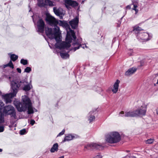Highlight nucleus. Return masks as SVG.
I'll return each mask as SVG.
<instances>
[{
    "mask_svg": "<svg viewBox=\"0 0 158 158\" xmlns=\"http://www.w3.org/2000/svg\"><path fill=\"white\" fill-rule=\"evenodd\" d=\"M125 115H121V117H136V114H135V111L134 110L132 111H128L125 112Z\"/></svg>",
    "mask_w": 158,
    "mask_h": 158,
    "instance_id": "f3484780",
    "label": "nucleus"
},
{
    "mask_svg": "<svg viewBox=\"0 0 158 158\" xmlns=\"http://www.w3.org/2000/svg\"><path fill=\"white\" fill-rule=\"evenodd\" d=\"M65 131V130L64 129L62 130V131L60 132L57 135V137L60 136L63 134H64Z\"/></svg>",
    "mask_w": 158,
    "mask_h": 158,
    "instance_id": "58836bf2",
    "label": "nucleus"
},
{
    "mask_svg": "<svg viewBox=\"0 0 158 158\" xmlns=\"http://www.w3.org/2000/svg\"><path fill=\"white\" fill-rule=\"evenodd\" d=\"M14 87L17 90L18 93L19 89H23L25 92L30 91L32 86L31 84V81L29 83L27 78H25L23 79L20 80L17 79L12 81Z\"/></svg>",
    "mask_w": 158,
    "mask_h": 158,
    "instance_id": "f257e3e1",
    "label": "nucleus"
},
{
    "mask_svg": "<svg viewBox=\"0 0 158 158\" xmlns=\"http://www.w3.org/2000/svg\"><path fill=\"white\" fill-rule=\"evenodd\" d=\"M46 27L44 21L42 18H40L37 21V32L41 33H44Z\"/></svg>",
    "mask_w": 158,
    "mask_h": 158,
    "instance_id": "0eeeda50",
    "label": "nucleus"
},
{
    "mask_svg": "<svg viewBox=\"0 0 158 158\" xmlns=\"http://www.w3.org/2000/svg\"><path fill=\"white\" fill-rule=\"evenodd\" d=\"M120 82V81L118 80H117L115 83L114 85L113 89H112V91L113 93H116L118 90L119 87V84Z\"/></svg>",
    "mask_w": 158,
    "mask_h": 158,
    "instance_id": "6ab92c4d",
    "label": "nucleus"
},
{
    "mask_svg": "<svg viewBox=\"0 0 158 158\" xmlns=\"http://www.w3.org/2000/svg\"><path fill=\"white\" fill-rule=\"evenodd\" d=\"M98 90H99V91H102V89L101 88L98 87Z\"/></svg>",
    "mask_w": 158,
    "mask_h": 158,
    "instance_id": "4d7b16f0",
    "label": "nucleus"
},
{
    "mask_svg": "<svg viewBox=\"0 0 158 158\" xmlns=\"http://www.w3.org/2000/svg\"><path fill=\"white\" fill-rule=\"evenodd\" d=\"M20 63L23 65H26L27 64L28 62L27 60L22 59L20 60Z\"/></svg>",
    "mask_w": 158,
    "mask_h": 158,
    "instance_id": "72a5a7b5",
    "label": "nucleus"
},
{
    "mask_svg": "<svg viewBox=\"0 0 158 158\" xmlns=\"http://www.w3.org/2000/svg\"><path fill=\"white\" fill-rule=\"evenodd\" d=\"M153 139H148L146 141V143L147 144H151L153 143Z\"/></svg>",
    "mask_w": 158,
    "mask_h": 158,
    "instance_id": "e433bc0d",
    "label": "nucleus"
},
{
    "mask_svg": "<svg viewBox=\"0 0 158 158\" xmlns=\"http://www.w3.org/2000/svg\"><path fill=\"white\" fill-rule=\"evenodd\" d=\"M85 47H87V46H86L85 45V44H83L82 45H81V46H80V47H82V48H85Z\"/></svg>",
    "mask_w": 158,
    "mask_h": 158,
    "instance_id": "09e8293b",
    "label": "nucleus"
},
{
    "mask_svg": "<svg viewBox=\"0 0 158 158\" xmlns=\"http://www.w3.org/2000/svg\"><path fill=\"white\" fill-rule=\"evenodd\" d=\"M58 145L57 143L54 144L50 150L51 152L53 153L57 152L58 150Z\"/></svg>",
    "mask_w": 158,
    "mask_h": 158,
    "instance_id": "5701e85b",
    "label": "nucleus"
},
{
    "mask_svg": "<svg viewBox=\"0 0 158 158\" xmlns=\"http://www.w3.org/2000/svg\"><path fill=\"white\" fill-rule=\"evenodd\" d=\"M152 38V36L150 35L148 33L143 32L139 34L137 39L139 40H143V41L146 42Z\"/></svg>",
    "mask_w": 158,
    "mask_h": 158,
    "instance_id": "f8f14e48",
    "label": "nucleus"
},
{
    "mask_svg": "<svg viewBox=\"0 0 158 158\" xmlns=\"http://www.w3.org/2000/svg\"><path fill=\"white\" fill-rule=\"evenodd\" d=\"M45 20L47 23L49 25L57 28L58 21L56 20V19L52 16L50 15H47Z\"/></svg>",
    "mask_w": 158,
    "mask_h": 158,
    "instance_id": "39448f33",
    "label": "nucleus"
},
{
    "mask_svg": "<svg viewBox=\"0 0 158 158\" xmlns=\"http://www.w3.org/2000/svg\"><path fill=\"white\" fill-rule=\"evenodd\" d=\"M143 30L142 29L141 27L139 26H138L137 27L135 26L133 27V29L132 31L134 32L135 35H136L137 38H138L139 36V34L141 33L140 32V31Z\"/></svg>",
    "mask_w": 158,
    "mask_h": 158,
    "instance_id": "2eb2a0df",
    "label": "nucleus"
},
{
    "mask_svg": "<svg viewBox=\"0 0 158 158\" xmlns=\"http://www.w3.org/2000/svg\"><path fill=\"white\" fill-rule=\"evenodd\" d=\"M136 117L145 115L146 113V107H143L142 106L138 108L137 110H135Z\"/></svg>",
    "mask_w": 158,
    "mask_h": 158,
    "instance_id": "9b49d317",
    "label": "nucleus"
},
{
    "mask_svg": "<svg viewBox=\"0 0 158 158\" xmlns=\"http://www.w3.org/2000/svg\"><path fill=\"white\" fill-rule=\"evenodd\" d=\"M156 84H158V79L157 80V82H156Z\"/></svg>",
    "mask_w": 158,
    "mask_h": 158,
    "instance_id": "338daca9",
    "label": "nucleus"
},
{
    "mask_svg": "<svg viewBox=\"0 0 158 158\" xmlns=\"http://www.w3.org/2000/svg\"><path fill=\"white\" fill-rule=\"evenodd\" d=\"M60 55L61 57L63 58H69V55L67 53H63L60 52Z\"/></svg>",
    "mask_w": 158,
    "mask_h": 158,
    "instance_id": "7c9ffc66",
    "label": "nucleus"
},
{
    "mask_svg": "<svg viewBox=\"0 0 158 158\" xmlns=\"http://www.w3.org/2000/svg\"><path fill=\"white\" fill-rule=\"evenodd\" d=\"M35 123V121L33 119H31L30 121V124H31L32 126L34 125Z\"/></svg>",
    "mask_w": 158,
    "mask_h": 158,
    "instance_id": "ea45409f",
    "label": "nucleus"
},
{
    "mask_svg": "<svg viewBox=\"0 0 158 158\" xmlns=\"http://www.w3.org/2000/svg\"><path fill=\"white\" fill-rule=\"evenodd\" d=\"M135 14H136L138 12V9H136V10H135Z\"/></svg>",
    "mask_w": 158,
    "mask_h": 158,
    "instance_id": "864d4df0",
    "label": "nucleus"
},
{
    "mask_svg": "<svg viewBox=\"0 0 158 158\" xmlns=\"http://www.w3.org/2000/svg\"><path fill=\"white\" fill-rule=\"evenodd\" d=\"M126 8L127 9H130L131 8V5H128L126 6Z\"/></svg>",
    "mask_w": 158,
    "mask_h": 158,
    "instance_id": "49530a36",
    "label": "nucleus"
},
{
    "mask_svg": "<svg viewBox=\"0 0 158 158\" xmlns=\"http://www.w3.org/2000/svg\"><path fill=\"white\" fill-rule=\"evenodd\" d=\"M2 92L0 91V95L2 94Z\"/></svg>",
    "mask_w": 158,
    "mask_h": 158,
    "instance_id": "69168bd1",
    "label": "nucleus"
},
{
    "mask_svg": "<svg viewBox=\"0 0 158 158\" xmlns=\"http://www.w3.org/2000/svg\"><path fill=\"white\" fill-rule=\"evenodd\" d=\"M94 112V111H91L89 112V114L90 115L89 118V123H91L92 122L94 119H95V117L94 114H92Z\"/></svg>",
    "mask_w": 158,
    "mask_h": 158,
    "instance_id": "a878e982",
    "label": "nucleus"
},
{
    "mask_svg": "<svg viewBox=\"0 0 158 158\" xmlns=\"http://www.w3.org/2000/svg\"><path fill=\"white\" fill-rule=\"evenodd\" d=\"M72 44L73 46H77V47H75L73 48V50L74 51H75L79 49L80 46H81V44H79L77 42V41H76V40L75 42H74Z\"/></svg>",
    "mask_w": 158,
    "mask_h": 158,
    "instance_id": "b1692460",
    "label": "nucleus"
},
{
    "mask_svg": "<svg viewBox=\"0 0 158 158\" xmlns=\"http://www.w3.org/2000/svg\"><path fill=\"white\" fill-rule=\"evenodd\" d=\"M84 1H84V0H83V1H82L81 2V4H84Z\"/></svg>",
    "mask_w": 158,
    "mask_h": 158,
    "instance_id": "13d9d810",
    "label": "nucleus"
},
{
    "mask_svg": "<svg viewBox=\"0 0 158 158\" xmlns=\"http://www.w3.org/2000/svg\"><path fill=\"white\" fill-rule=\"evenodd\" d=\"M85 148L87 149H97L99 150H102L104 148V147L100 143H93L85 145Z\"/></svg>",
    "mask_w": 158,
    "mask_h": 158,
    "instance_id": "6e6552de",
    "label": "nucleus"
},
{
    "mask_svg": "<svg viewBox=\"0 0 158 158\" xmlns=\"http://www.w3.org/2000/svg\"><path fill=\"white\" fill-rule=\"evenodd\" d=\"M8 66L10 68L13 69L14 68V65L12 62V61L10 60L9 63L7 64Z\"/></svg>",
    "mask_w": 158,
    "mask_h": 158,
    "instance_id": "c9c22d12",
    "label": "nucleus"
},
{
    "mask_svg": "<svg viewBox=\"0 0 158 158\" xmlns=\"http://www.w3.org/2000/svg\"><path fill=\"white\" fill-rule=\"evenodd\" d=\"M72 37L74 39V42H75L77 38L75 33L74 30L69 28V31H67V33L65 38L66 41L70 44L72 41Z\"/></svg>",
    "mask_w": 158,
    "mask_h": 158,
    "instance_id": "423d86ee",
    "label": "nucleus"
},
{
    "mask_svg": "<svg viewBox=\"0 0 158 158\" xmlns=\"http://www.w3.org/2000/svg\"><path fill=\"white\" fill-rule=\"evenodd\" d=\"M16 70H17V72L19 73H21V69L20 68H17Z\"/></svg>",
    "mask_w": 158,
    "mask_h": 158,
    "instance_id": "a18cd8bd",
    "label": "nucleus"
},
{
    "mask_svg": "<svg viewBox=\"0 0 158 158\" xmlns=\"http://www.w3.org/2000/svg\"><path fill=\"white\" fill-rule=\"evenodd\" d=\"M74 137L71 134H69L65 136L62 141V142L64 143L67 141H69L73 139Z\"/></svg>",
    "mask_w": 158,
    "mask_h": 158,
    "instance_id": "4be33fe9",
    "label": "nucleus"
},
{
    "mask_svg": "<svg viewBox=\"0 0 158 158\" xmlns=\"http://www.w3.org/2000/svg\"><path fill=\"white\" fill-rule=\"evenodd\" d=\"M27 109L28 110L27 113L28 114H33L34 112L31 104L27 106Z\"/></svg>",
    "mask_w": 158,
    "mask_h": 158,
    "instance_id": "cd10ccee",
    "label": "nucleus"
},
{
    "mask_svg": "<svg viewBox=\"0 0 158 158\" xmlns=\"http://www.w3.org/2000/svg\"><path fill=\"white\" fill-rule=\"evenodd\" d=\"M136 9H136V8H134L133 9V10H136Z\"/></svg>",
    "mask_w": 158,
    "mask_h": 158,
    "instance_id": "680f3d73",
    "label": "nucleus"
},
{
    "mask_svg": "<svg viewBox=\"0 0 158 158\" xmlns=\"http://www.w3.org/2000/svg\"><path fill=\"white\" fill-rule=\"evenodd\" d=\"M44 6L46 5H49L51 6H53L52 2L49 0H44Z\"/></svg>",
    "mask_w": 158,
    "mask_h": 158,
    "instance_id": "c756f323",
    "label": "nucleus"
},
{
    "mask_svg": "<svg viewBox=\"0 0 158 158\" xmlns=\"http://www.w3.org/2000/svg\"><path fill=\"white\" fill-rule=\"evenodd\" d=\"M65 6H66V7L67 8H68L69 6H67V5H65Z\"/></svg>",
    "mask_w": 158,
    "mask_h": 158,
    "instance_id": "0e129e2a",
    "label": "nucleus"
},
{
    "mask_svg": "<svg viewBox=\"0 0 158 158\" xmlns=\"http://www.w3.org/2000/svg\"><path fill=\"white\" fill-rule=\"evenodd\" d=\"M129 51L131 52H128V54L129 56H131L132 55L133 50L132 49H129Z\"/></svg>",
    "mask_w": 158,
    "mask_h": 158,
    "instance_id": "37998d69",
    "label": "nucleus"
},
{
    "mask_svg": "<svg viewBox=\"0 0 158 158\" xmlns=\"http://www.w3.org/2000/svg\"><path fill=\"white\" fill-rule=\"evenodd\" d=\"M58 158H64V156H60V157Z\"/></svg>",
    "mask_w": 158,
    "mask_h": 158,
    "instance_id": "052dcab7",
    "label": "nucleus"
},
{
    "mask_svg": "<svg viewBox=\"0 0 158 158\" xmlns=\"http://www.w3.org/2000/svg\"><path fill=\"white\" fill-rule=\"evenodd\" d=\"M44 31L46 35L50 39L54 35V28L52 29L51 28L46 27L45 28Z\"/></svg>",
    "mask_w": 158,
    "mask_h": 158,
    "instance_id": "4468645a",
    "label": "nucleus"
},
{
    "mask_svg": "<svg viewBox=\"0 0 158 158\" xmlns=\"http://www.w3.org/2000/svg\"><path fill=\"white\" fill-rule=\"evenodd\" d=\"M8 65H7V64H4V65H3V67L4 68H5L6 67H8Z\"/></svg>",
    "mask_w": 158,
    "mask_h": 158,
    "instance_id": "603ef678",
    "label": "nucleus"
},
{
    "mask_svg": "<svg viewBox=\"0 0 158 158\" xmlns=\"http://www.w3.org/2000/svg\"><path fill=\"white\" fill-rule=\"evenodd\" d=\"M71 46L70 44L69 43L63 41L62 43H56L55 45V47L60 49H63L65 48H69Z\"/></svg>",
    "mask_w": 158,
    "mask_h": 158,
    "instance_id": "9d476101",
    "label": "nucleus"
},
{
    "mask_svg": "<svg viewBox=\"0 0 158 158\" xmlns=\"http://www.w3.org/2000/svg\"><path fill=\"white\" fill-rule=\"evenodd\" d=\"M11 111V112H10L7 114L10 115L11 117H13L15 118L16 116V112L15 110V108Z\"/></svg>",
    "mask_w": 158,
    "mask_h": 158,
    "instance_id": "c85d7f7f",
    "label": "nucleus"
},
{
    "mask_svg": "<svg viewBox=\"0 0 158 158\" xmlns=\"http://www.w3.org/2000/svg\"><path fill=\"white\" fill-rule=\"evenodd\" d=\"M37 5L40 7H44V2H43V0H37Z\"/></svg>",
    "mask_w": 158,
    "mask_h": 158,
    "instance_id": "2f4dec72",
    "label": "nucleus"
},
{
    "mask_svg": "<svg viewBox=\"0 0 158 158\" xmlns=\"http://www.w3.org/2000/svg\"><path fill=\"white\" fill-rule=\"evenodd\" d=\"M120 114H123L122 115H124V112L123 111H122L119 113V115H120Z\"/></svg>",
    "mask_w": 158,
    "mask_h": 158,
    "instance_id": "de8ad7c7",
    "label": "nucleus"
},
{
    "mask_svg": "<svg viewBox=\"0 0 158 158\" xmlns=\"http://www.w3.org/2000/svg\"><path fill=\"white\" fill-rule=\"evenodd\" d=\"M6 4H7V3H5V5H6Z\"/></svg>",
    "mask_w": 158,
    "mask_h": 158,
    "instance_id": "774afa93",
    "label": "nucleus"
},
{
    "mask_svg": "<svg viewBox=\"0 0 158 158\" xmlns=\"http://www.w3.org/2000/svg\"><path fill=\"white\" fill-rule=\"evenodd\" d=\"M8 55L10 56V60L11 61H15L18 59V56L15 55L14 54H11V53H9Z\"/></svg>",
    "mask_w": 158,
    "mask_h": 158,
    "instance_id": "393cba45",
    "label": "nucleus"
},
{
    "mask_svg": "<svg viewBox=\"0 0 158 158\" xmlns=\"http://www.w3.org/2000/svg\"><path fill=\"white\" fill-rule=\"evenodd\" d=\"M10 86L11 92L2 95V98L6 104L10 103L12 101L11 98L15 96L17 93V90L14 87L12 82H11Z\"/></svg>",
    "mask_w": 158,
    "mask_h": 158,
    "instance_id": "20e7f679",
    "label": "nucleus"
},
{
    "mask_svg": "<svg viewBox=\"0 0 158 158\" xmlns=\"http://www.w3.org/2000/svg\"><path fill=\"white\" fill-rule=\"evenodd\" d=\"M59 101H58L56 104V106H58V103H59Z\"/></svg>",
    "mask_w": 158,
    "mask_h": 158,
    "instance_id": "6e6d98bb",
    "label": "nucleus"
},
{
    "mask_svg": "<svg viewBox=\"0 0 158 158\" xmlns=\"http://www.w3.org/2000/svg\"><path fill=\"white\" fill-rule=\"evenodd\" d=\"M4 121V114L1 111H0V123H3Z\"/></svg>",
    "mask_w": 158,
    "mask_h": 158,
    "instance_id": "473e14b6",
    "label": "nucleus"
},
{
    "mask_svg": "<svg viewBox=\"0 0 158 158\" xmlns=\"http://www.w3.org/2000/svg\"><path fill=\"white\" fill-rule=\"evenodd\" d=\"M73 136L74 137V138H79V136L78 135H76V134H74V135H73Z\"/></svg>",
    "mask_w": 158,
    "mask_h": 158,
    "instance_id": "c03bdc74",
    "label": "nucleus"
},
{
    "mask_svg": "<svg viewBox=\"0 0 158 158\" xmlns=\"http://www.w3.org/2000/svg\"><path fill=\"white\" fill-rule=\"evenodd\" d=\"M156 114H158V109L156 110Z\"/></svg>",
    "mask_w": 158,
    "mask_h": 158,
    "instance_id": "bf43d9fd",
    "label": "nucleus"
},
{
    "mask_svg": "<svg viewBox=\"0 0 158 158\" xmlns=\"http://www.w3.org/2000/svg\"><path fill=\"white\" fill-rule=\"evenodd\" d=\"M53 11L55 14L58 16H60V15L62 14V13L58 9H57L56 7L53 8Z\"/></svg>",
    "mask_w": 158,
    "mask_h": 158,
    "instance_id": "bb28decb",
    "label": "nucleus"
},
{
    "mask_svg": "<svg viewBox=\"0 0 158 158\" xmlns=\"http://www.w3.org/2000/svg\"><path fill=\"white\" fill-rule=\"evenodd\" d=\"M58 24L59 25L63 27L70 28L69 25L68 23L66 21L59 20Z\"/></svg>",
    "mask_w": 158,
    "mask_h": 158,
    "instance_id": "aec40b11",
    "label": "nucleus"
},
{
    "mask_svg": "<svg viewBox=\"0 0 158 158\" xmlns=\"http://www.w3.org/2000/svg\"><path fill=\"white\" fill-rule=\"evenodd\" d=\"M106 141L110 143H117L121 139L120 134L117 132H113L107 134L106 136Z\"/></svg>",
    "mask_w": 158,
    "mask_h": 158,
    "instance_id": "7ed1b4c3",
    "label": "nucleus"
},
{
    "mask_svg": "<svg viewBox=\"0 0 158 158\" xmlns=\"http://www.w3.org/2000/svg\"><path fill=\"white\" fill-rule=\"evenodd\" d=\"M26 131L25 129H23L20 131L19 134L21 135H23L26 133Z\"/></svg>",
    "mask_w": 158,
    "mask_h": 158,
    "instance_id": "4c0bfd02",
    "label": "nucleus"
},
{
    "mask_svg": "<svg viewBox=\"0 0 158 158\" xmlns=\"http://www.w3.org/2000/svg\"><path fill=\"white\" fill-rule=\"evenodd\" d=\"M14 103L18 110L20 112L26 110L27 106L31 104L30 99L27 98H23L22 102L18 101L15 102Z\"/></svg>",
    "mask_w": 158,
    "mask_h": 158,
    "instance_id": "f03ea898",
    "label": "nucleus"
},
{
    "mask_svg": "<svg viewBox=\"0 0 158 158\" xmlns=\"http://www.w3.org/2000/svg\"><path fill=\"white\" fill-rule=\"evenodd\" d=\"M4 130V127L3 126H0V132H2Z\"/></svg>",
    "mask_w": 158,
    "mask_h": 158,
    "instance_id": "79ce46f5",
    "label": "nucleus"
},
{
    "mask_svg": "<svg viewBox=\"0 0 158 158\" xmlns=\"http://www.w3.org/2000/svg\"><path fill=\"white\" fill-rule=\"evenodd\" d=\"M2 149H0V152H2Z\"/></svg>",
    "mask_w": 158,
    "mask_h": 158,
    "instance_id": "e2e57ef3",
    "label": "nucleus"
},
{
    "mask_svg": "<svg viewBox=\"0 0 158 158\" xmlns=\"http://www.w3.org/2000/svg\"><path fill=\"white\" fill-rule=\"evenodd\" d=\"M59 28L57 27V28H54V35L52 36L50 39H55L56 41V43H59L61 41L60 39V36H61V34L60 32Z\"/></svg>",
    "mask_w": 158,
    "mask_h": 158,
    "instance_id": "1a4fd4ad",
    "label": "nucleus"
},
{
    "mask_svg": "<svg viewBox=\"0 0 158 158\" xmlns=\"http://www.w3.org/2000/svg\"><path fill=\"white\" fill-rule=\"evenodd\" d=\"M14 109V107L11 105L6 106L4 107L3 112L7 114L9 111L13 110Z\"/></svg>",
    "mask_w": 158,
    "mask_h": 158,
    "instance_id": "412c9836",
    "label": "nucleus"
},
{
    "mask_svg": "<svg viewBox=\"0 0 158 158\" xmlns=\"http://www.w3.org/2000/svg\"><path fill=\"white\" fill-rule=\"evenodd\" d=\"M137 70V69L132 67L128 69L125 73V75L126 76H129L132 75Z\"/></svg>",
    "mask_w": 158,
    "mask_h": 158,
    "instance_id": "a211bd4d",
    "label": "nucleus"
},
{
    "mask_svg": "<svg viewBox=\"0 0 158 158\" xmlns=\"http://www.w3.org/2000/svg\"><path fill=\"white\" fill-rule=\"evenodd\" d=\"M2 102H0V106H2ZM1 109V108H0V109Z\"/></svg>",
    "mask_w": 158,
    "mask_h": 158,
    "instance_id": "5fc2aeb1",
    "label": "nucleus"
},
{
    "mask_svg": "<svg viewBox=\"0 0 158 158\" xmlns=\"http://www.w3.org/2000/svg\"><path fill=\"white\" fill-rule=\"evenodd\" d=\"M69 24L73 29H75L78 26L79 23V18L76 16L72 20L69 22Z\"/></svg>",
    "mask_w": 158,
    "mask_h": 158,
    "instance_id": "ddd939ff",
    "label": "nucleus"
},
{
    "mask_svg": "<svg viewBox=\"0 0 158 158\" xmlns=\"http://www.w3.org/2000/svg\"><path fill=\"white\" fill-rule=\"evenodd\" d=\"M132 4H138V1H136L135 0H132Z\"/></svg>",
    "mask_w": 158,
    "mask_h": 158,
    "instance_id": "a19ab883",
    "label": "nucleus"
},
{
    "mask_svg": "<svg viewBox=\"0 0 158 158\" xmlns=\"http://www.w3.org/2000/svg\"><path fill=\"white\" fill-rule=\"evenodd\" d=\"M137 4H133L134 5V8H136V7H137Z\"/></svg>",
    "mask_w": 158,
    "mask_h": 158,
    "instance_id": "3c124183",
    "label": "nucleus"
},
{
    "mask_svg": "<svg viewBox=\"0 0 158 158\" xmlns=\"http://www.w3.org/2000/svg\"><path fill=\"white\" fill-rule=\"evenodd\" d=\"M121 22H120L119 23H117V27H119L120 26Z\"/></svg>",
    "mask_w": 158,
    "mask_h": 158,
    "instance_id": "8fccbe9b",
    "label": "nucleus"
},
{
    "mask_svg": "<svg viewBox=\"0 0 158 158\" xmlns=\"http://www.w3.org/2000/svg\"><path fill=\"white\" fill-rule=\"evenodd\" d=\"M65 3L66 4L71 6L73 7L77 6L78 5V3L76 1L72 0H66Z\"/></svg>",
    "mask_w": 158,
    "mask_h": 158,
    "instance_id": "dca6fc26",
    "label": "nucleus"
},
{
    "mask_svg": "<svg viewBox=\"0 0 158 158\" xmlns=\"http://www.w3.org/2000/svg\"><path fill=\"white\" fill-rule=\"evenodd\" d=\"M31 71V67H27L24 69V72L29 73Z\"/></svg>",
    "mask_w": 158,
    "mask_h": 158,
    "instance_id": "f704fd0d",
    "label": "nucleus"
}]
</instances>
